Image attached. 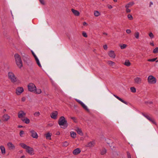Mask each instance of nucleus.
<instances>
[{"label": "nucleus", "mask_w": 158, "mask_h": 158, "mask_svg": "<svg viewBox=\"0 0 158 158\" xmlns=\"http://www.w3.org/2000/svg\"><path fill=\"white\" fill-rule=\"evenodd\" d=\"M27 88L29 91L36 94H40L42 93L41 89L39 88H37L35 85L32 83L28 84Z\"/></svg>", "instance_id": "f257e3e1"}, {"label": "nucleus", "mask_w": 158, "mask_h": 158, "mask_svg": "<svg viewBox=\"0 0 158 158\" xmlns=\"http://www.w3.org/2000/svg\"><path fill=\"white\" fill-rule=\"evenodd\" d=\"M14 57L17 66L19 69H21L23 66V63L21 56L18 53H15Z\"/></svg>", "instance_id": "f03ea898"}, {"label": "nucleus", "mask_w": 158, "mask_h": 158, "mask_svg": "<svg viewBox=\"0 0 158 158\" xmlns=\"http://www.w3.org/2000/svg\"><path fill=\"white\" fill-rule=\"evenodd\" d=\"M58 123L61 128L63 129L66 128L68 126L67 121L63 116L60 117L58 121Z\"/></svg>", "instance_id": "7ed1b4c3"}, {"label": "nucleus", "mask_w": 158, "mask_h": 158, "mask_svg": "<svg viewBox=\"0 0 158 158\" xmlns=\"http://www.w3.org/2000/svg\"><path fill=\"white\" fill-rule=\"evenodd\" d=\"M8 79L13 83H15L17 81V78L14 73L12 72H9L7 74Z\"/></svg>", "instance_id": "20e7f679"}, {"label": "nucleus", "mask_w": 158, "mask_h": 158, "mask_svg": "<svg viewBox=\"0 0 158 158\" xmlns=\"http://www.w3.org/2000/svg\"><path fill=\"white\" fill-rule=\"evenodd\" d=\"M24 91V89L22 86H19L16 88L15 93L17 95H20Z\"/></svg>", "instance_id": "39448f33"}, {"label": "nucleus", "mask_w": 158, "mask_h": 158, "mask_svg": "<svg viewBox=\"0 0 158 158\" xmlns=\"http://www.w3.org/2000/svg\"><path fill=\"white\" fill-rule=\"evenodd\" d=\"M148 83L151 84H155L156 82V78L152 75L148 77Z\"/></svg>", "instance_id": "423d86ee"}, {"label": "nucleus", "mask_w": 158, "mask_h": 158, "mask_svg": "<svg viewBox=\"0 0 158 158\" xmlns=\"http://www.w3.org/2000/svg\"><path fill=\"white\" fill-rule=\"evenodd\" d=\"M10 116L7 114H3L1 120L4 122L8 121L10 119Z\"/></svg>", "instance_id": "0eeeda50"}, {"label": "nucleus", "mask_w": 158, "mask_h": 158, "mask_svg": "<svg viewBox=\"0 0 158 158\" xmlns=\"http://www.w3.org/2000/svg\"><path fill=\"white\" fill-rule=\"evenodd\" d=\"M31 52L33 56L34 57L36 63L37 64V65L40 68H41L42 65L38 58L37 57L33 51H31Z\"/></svg>", "instance_id": "6e6552de"}, {"label": "nucleus", "mask_w": 158, "mask_h": 158, "mask_svg": "<svg viewBox=\"0 0 158 158\" xmlns=\"http://www.w3.org/2000/svg\"><path fill=\"white\" fill-rule=\"evenodd\" d=\"M31 136L35 139H37L38 137V135L36 132L33 129L31 130L30 131Z\"/></svg>", "instance_id": "1a4fd4ad"}, {"label": "nucleus", "mask_w": 158, "mask_h": 158, "mask_svg": "<svg viewBox=\"0 0 158 158\" xmlns=\"http://www.w3.org/2000/svg\"><path fill=\"white\" fill-rule=\"evenodd\" d=\"M58 115V112L56 111H54L51 113L50 116L52 118L56 119L57 118Z\"/></svg>", "instance_id": "9d476101"}, {"label": "nucleus", "mask_w": 158, "mask_h": 158, "mask_svg": "<svg viewBox=\"0 0 158 158\" xmlns=\"http://www.w3.org/2000/svg\"><path fill=\"white\" fill-rule=\"evenodd\" d=\"M7 145L8 149L10 150H14L15 148V146L11 142H8Z\"/></svg>", "instance_id": "9b49d317"}, {"label": "nucleus", "mask_w": 158, "mask_h": 158, "mask_svg": "<svg viewBox=\"0 0 158 158\" xmlns=\"http://www.w3.org/2000/svg\"><path fill=\"white\" fill-rule=\"evenodd\" d=\"M26 115V113L23 110H20L18 113V117L19 118L22 120Z\"/></svg>", "instance_id": "f8f14e48"}, {"label": "nucleus", "mask_w": 158, "mask_h": 158, "mask_svg": "<svg viewBox=\"0 0 158 158\" xmlns=\"http://www.w3.org/2000/svg\"><path fill=\"white\" fill-rule=\"evenodd\" d=\"M142 114L143 116L144 117H145L148 120H149L150 122L154 124H156V123L155 122L154 120L150 117L147 114H145L143 113H142Z\"/></svg>", "instance_id": "ddd939ff"}, {"label": "nucleus", "mask_w": 158, "mask_h": 158, "mask_svg": "<svg viewBox=\"0 0 158 158\" xmlns=\"http://www.w3.org/2000/svg\"><path fill=\"white\" fill-rule=\"evenodd\" d=\"M52 135V133L50 132H47L44 134V136L47 140H51Z\"/></svg>", "instance_id": "4468645a"}, {"label": "nucleus", "mask_w": 158, "mask_h": 158, "mask_svg": "<svg viewBox=\"0 0 158 158\" xmlns=\"http://www.w3.org/2000/svg\"><path fill=\"white\" fill-rule=\"evenodd\" d=\"M26 152L29 154L32 155L34 154V152L33 148L28 147L26 150Z\"/></svg>", "instance_id": "2eb2a0df"}, {"label": "nucleus", "mask_w": 158, "mask_h": 158, "mask_svg": "<svg viewBox=\"0 0 158 158\" xmlns=\"http://www.w3.org/2000/svg\"><path fill=\"white\" fill-rule=\"evenodd\" d=\"M135 83L136 84H139L142 82V79L139 77H136L134 79Z\"/></svg>", "instance_id": "dca6fc26"}, {"label": "nucleus", "mask_w": 158, "mask_h": 158, "mask_svg": "<svg viewBox=\"0 0 158 158\" xmlns=\"http://www.w3.org/2000/svg\"><path fill=\"white\" fill-rule=\"evenodd\" d=\"M108 54L110 57L113 58H114L116 56L114 52L112 50L110 51L108 53Z\"/></svg>", "instance_id": "f3484780"}, {"label": "nucleus", "mask_w": 158, "mask_h": 158, "mask_svg": "<svg viewBox=\"0 0 158 158\" xmlns=\"http://www.w3.org/2000/svg\"><path fill=\"white\" fill-rule=\"evenodd\" d=\"M82 136V137H80V140H83L87 136V135L86 134H85L84 135L83 134V133L82 132L81 130L80 129V136Z\"/></svg>", "instance_id": "a211bd4d"}, {"label": "nucleus", "mask_w": 158, "mask_h": 158, "mask_svg": "<svg viewBox=\"0 0 158 158\" xmlns=\"http://www.w3.org/2000/svg\"><path fill=\"white\" fill-rule=\"evenodd\" d=\"M21 120L24 123L27 124H29L30 123V120L29 119L26 117H24L23 118H22Z\"/></svg>", "instance_id": "6ab92c4d"}, {"label": "nucleus", "mask_w": 158, "mask_h": 158, "mask_svg": "<svg viewBox=\"0 0 158 158\" xmlns=\"http://www.w3.org/2000/svg\"><path fill=\"white\" fill-rule=\"evenodd\" d=\"M113 95L116 98H117L119 100L125 104L127 105L128 103L127 102L124 101L122 99L120 98V97H118V96H117L116 95L114 94Z\"/></svg>", "instance_id": "aec40b11"}, {"label": "nucleus", "mask_w": 158, "mask_h": 158, "mask_svg": "<svg viewBox=\"0 0 158 158\" xmlns=\"http://www.w3.org/2000/svg\"><path fill=\"white\" fill-rule=\"evenodd\" d=\"M113 95L116 98H117L119 100L125 104L127 105L128 103L127 102L124 101L122 99L120 98V97H118V96H117L116 95L114 94Z\"/></svg>", "instance_id": "412c9836"}, {"label": "nucleus", "mask_w": 158, "mask_h": 158, "mask_svg": "<svg viewBox=\"0 0 158 158\" xmlns=\"http://www.w3.org/2000/svg\"><path fill=\"white\" fill-rule=\"evenodd\" d=\"M80 104L82 107L86 111H89V109L88 108L87 106L81 101H80Z\"/></svg>", "instance_id": "4be33fe9"}, {"label": "nucleus", "mask_w": 158, "mask_h": 158, "mask_svg": "<svg viewBox=\"0 0 158 158\" xmlns=\"http://www.w3.org/2000/svg\"><path fill=\"white\" fill-rule=\"evenodd\" d=\"M95 144V142L94 141H92L89 142L86 145L87 147H92L94 146Z\"/></svg>", "instance_id": "5701e85b"}, {"label": "nucleus", "mask_w": 158, "mask_h": 158, "mask_svg": "<svg viewBox=\"0 0 158 158\" xmlns=\"http://www.w3.org/2000/svg\"><path fill=\"white\" fill-rule=\"evenodd\" d=\"M71 10L73 15L74 16H78L79 15V12L78 11L75 10L74 9H72Z\"/></svg>", "instance_id": "b1692460"}, {"label": "nucleus", "mask_w": 158, "mask_h": 158, "mask_svg": "<svg viewBox=\"0 0 158 158\" xmlns=\"http://www.w3.org/2000/svg\"><path fill=\"white\" fill-rule=\"evenodd\" d=\"M0 149L3 155L5 154L6 153V149L2 145L1 146H0Z\"/></svg>", "instance_id": "393cba45"}, {"label": "nucleus", "mask_w": 158, "mask_h": 158, "mask_svg": "<svg viewBox=\"0 0 158 158\" xmlns=\"http://www.w3.org/2000/svg\"><path fill=\"white\" fill-rule=\"evenodd\" d=\"M19 145L22 148H23L25 149L26 150V149L28 148V147H29L27 146V145H26L25 143H19Z\"/></svg>", "instance_id": "a878e982"}, {"label": "nucleus", "mask_w": 158, "mask_h": 158, "mask_svg": "<svg viewBox=\"0 0 158 158\" xmlns=\"http://www.w3.org/2000/svg\"><path fill=\"white\" fill-rule=\"evenodd\" d=\"M134 4V2H130L126 5L125 7L127 8L130 7L131 6H132Z\"/></svg>", "instance_id": "bb28decb"}, {"label": "nucleus", "mask_w": 158, "mask_h": 158, "mask_svg": "<svg viewBox=\"0 0 158 158\" xmlns=\"http://www.w3.org/2000/svg\"><path fill=\"white\" fill-rule=\"evenodd\" d=\"M25 134V133L24 131L23 130H20L19 133V136L21 137H23L24 136Z\"/></svg>", "instance_id": "cd10ccee"}, {"label": "nucleus", "mask_w": 158, "mask_h": 158, "mask_svg": "<svg viewBox=\"0 0 158 158\" xmlns=\"http://www.w3.org/2000/svg\"><path fill=\"white\" fill-rule=\"evenodd\" d=\"M79 153V149L77 148L74 150L73 152V153L75 155H77Z\"/></svg>", "instance_id": "c85d7f7f"}, {"label": "nucleus", "mask_w": 158, "mask_h": 158, "mask_svg": "<svg viewBox=\"0 0 158 158\" xmlns=\"http://www.w3.org/2000/svg\"><path fill=\"white\" fill-rule=\"evenodd\" d=\"M124 64L127 66H129L131 65V63L128 60H126L124 63Z\"/></svg>", "instance_id": "c756f323"}, {"label": "nucleus", "mask_w": 158, "mask_h": 158, "mask_svg": "<svg viewBox=\"0 0 158 158\" xmlns=\"http://www.w3.org/2000/svg\"><path fill=\"white\" fill-rule=\"evenodd\" d=\"M70 135L72 137L75 138L76 137V134L74 131H71L70 132Z\"/></svg>", "instance_id": "7c9ffc66"}, {"label": "nucleus", "mask_w": 158, "mask_h": 158, "mask_svg": "<svg viewBox=\"0 0 158 158\" xmlns=\"http://www.w3.org/2000/svg\"><path fill=\"white\" fill-rule=\"evenodd\" d=\"M40 115V113L39 111H36L34 113V115L36 117H39Z\"/></svg>", "instance_id": "2f4dec72"}, {"label": "nucleus", "mask_w": 158, "mask_h": 158, "mask_svg": "<svg viewBox=\"0 0 158 158\" xmlns=\"http://www.w3.org/2000/svg\"><path fill=\"white\" fill-rule=\"evenodd\" d=\"M106 150L105 148H104V149H103L101 151V154L102 155H104L106 153Z\"/></svg>", "instance_id": "473e14b6"}, {"label": "nucleus", "mask_w": 158, "mask_h": 158, "mask_svg": "<svg viewBox=\"0 0 158 158\" xmlns=\"http://www.w3.org/2000/svg\"><path fill=\"white\" fill-rule=\"evenodd\" d=\"M94 15L95 16L98 17L100 15V13L98 11H94Z\"/></svg>", "instance_id": "72a5a7b5"}, {"label": "nucleus", "mask_w": 158, "mask_h": 158, "mask_svg": "<svg viewBox=\"0 0 158 158\" xmlns=\"http://www.w3.org/2000/svg\"><path fill=\"white\" fill-rule=\"evenodd\" d=\"M107 63L109 65H111V66H113L115 64V63L114 62H113L112 61H110V60L108 61L107 62Z\"/></svg>", "instance_id": "f704fd0d"}, {"label": "nucleus", "mask_w": 158, "mask_h": 158, "mask_svg": "<svg viewBox=\"0 0 158 158\" xmlns=\"http://www.w3.org/2000/svg\"><path fill=\"white\" fill-rule=\"evenodd\" d=\"M139 33L138 32H136L134 35L135 38L137 39H138L139 38Z\"/></svg>", "instance_id": "c9c22d12"}, {"label": "nucleus", "mask_w": 158, "mask_h": 158, "mask_svg": "<svg viewBox=\"0 0 158 158\" xmlns=\"http://www.w3.org/2000/svg\"><path fill=\"white\" fill-rule=\"evenodd\" d=\"M130 90L131 92L135 93L136 91V89L134 87H131L130 88Z\"/></svg>", "instance_id": "e433bc0d"}, {"label": "nucleus", "mask_w": 158, "mask_h": 158, "mask_svg": "<svg viewBox=\"0 0 158 158\" xmlns=\"http://www.w3.org/2000/svg\"><path fill=\"white\" fill-rule=\"evenodd\" d=\"M69 143L66 141H65L63 143V145L64 147H67L69 145Z\"/></svg>", "instance_id": "4c0bfd02"}, {"label": "nucleus", "mask_w": 158, "mask_h": 158, "mask_svg": "<svg viewBox=\"0 0 158 158\" xmlns=\"http://www.w3.org/2000/svg\"><path fill=\"white\" fill-rule=\"evenodd\" d=\"M127 46V45L125 44H123L122 45L120 46V48L121 49H123L125 48Z\"/></svg>", "instance_id": "58836bf2"}, {"label": "nucleus", "mask_w": 158, "mask_h": 158, "mask_svg": "<svg viewBox=\"0 0 158 158\" xmlns=\"http://www.w3.org/2000/svg\"><path fill=\"white\" fill-rule=\"evenodd\" d=\"M127 17L128 19L130 20H132L133 19L132 15L130 14H128L127 15Z\"/></svg>", "instance_id": "ea45409f"}, {"label": "nucleus", "mask_w": 158, "mask_h": 158, "mask_svg": "<svg viewBox=\"0 0 158 158\" xmlns=\"http://www.w3.org/2000/svg\"><path fill=\"white\" fill-rule=\"evenodd\" d=\"M153 52L154 53H156L158 52V47H156L153 50Z\"/></svg>", "instance_id": "a19ab883"}, {"label": "nucleus", "mask_w": 158, "mask_h": 158, "mask_svg": "<svg viewBox=\"0 0 158 158\" xmlns=\"http://www.w3.org/2000/svg\"><path fill=\"white\" fill-rule=\"evenodd\" d=\"M149 35L151 39L153 38L154 37L153 34L152 32L149 33Z\"/></svg>", "instance_id": "79ce46f5"}, {"label": "nucleus", "mask_w": 158, "mask_h": 158, "mask_svg": "<svg viewBox=\"0 0 158 158\" xmlns=\"http://www.w3.org/2000/svg\"><path fill=\"white\" fill-rule=\"evenodd\" d=\"M156 59H157L156 58H155L149 59L148 60V61L154 62L156 60Z\"/></svg>", "instance_id": "37998d69"}, {"label": "nucleus", "mask_w": 158, "mask_h": 158, "mask_svg": "<svg viewBox=\"0 0 158 158\" xmlns=\"http://www.w3.org/2000/svg\"><path fill=\"white\" fill-rule=\"evenodd\" d=\"M82 35L85 37H87V34L85 31L83 32Z\"/></svg>", "instance_id": "c03bdc74"}, {"label": "nucleus", "mask_w": 158, "mask_h": 158, "mask_svg": "<svg viewBox=\"0 0 158 158\" xmlns=\"http://www.w3.org/2000/svg\"><path fill=\"white\" fill-rule=\"evenodd\" d=\"M126 8V12L127 13H130L131 12V10L129 8L125 7Z\"/></svg>", "instance_id": "a18cd8bd"}, {"label": "nucleus", "mask_w": 158, "mask_h": 158, "mask_svg": "<svg viewBox=\"0 0 158 158\" xmlns=\"http://www.w3.org/2000/svg\"><path fill=\"white\" fill-rule=\"evenodd\" d=\"M39 1L41 4L43 5L45 4V2L44 0H39Z\"/></svg>", "instance_id": "49530a36"}, {"label": "nucleus", "mask_w": 158, "mask_h": 158, "mask_svg": "<svg viewBox=\"0 0 158 158\" xmlns=\"http://www.w3.org/2000/svg\"><path fill=\"white\" fill-rule=\"evenodd\" d=\"M71 119H72L74 122H76V118L74 117H71Z\"/></svg>", "instance_id": "de8ad7c7"}, {"label": "nucleus", "mask_w": 158, "mask_h": 158, "mask_svg": "<svg viewBox=\"0 0 158 158\" xmlns=\"http://www.w3.org/2000/svg\"><path fill=\"white\" fill-rule=\"evenodd\" d=\"M127 155L128 158H131V155L130 154V153L128 152H127Z\"/></svg>", "instance_id": "09e8293b"}, {"label": "nucleus", "mask_w": 158, "mask_h": 158, "mask_svg": "<svg viewBox=\"0 0 158 158\" xmlns=\"http://www.w3.org/2000/svg\"><path fill=\"white\" fill-rule=\"evenodd\" d=\"M131 32V30L130 29H127L126 30V32L128 34H130Z\"/></svg>", "instance_id": "8fccbe9b"}, {"label": "nucleus", "mask_w": 158, "mask_h": 158, "mask_svg": "<svg viewBox=\"0 0 158 158\" xmlns=\"http://www.w3.org/2000/svg\"><path fill=\"white\" fill-rule=\"evenodd\" d=\"M103 48L105 50H106L107 49V46L106 45H105L103 46Z\"/></svg>", "instance_id": "3c124183"}, {"label": "nucleus", "mask_w": 158, "mask_h": 158, "mask_svg": "<svg viewBox=\"0 0 158 158\" xmlns=\"http://www.w3.org/2000/svg\"><path fill=\"white\" fill-rule=\"evenodd\" d=\"M83 25L84 26H85V25H88V24L87 23H86L85 22H84L83 23Z\"/></svg>", "instance_id": "603ef678"}, {"label": "nucleus", "mask_w": 158, "mask_h": 158, "mask_svg": "<svg viewBox=\"0 0 158 158\" xmlns=\"http://www.w3.org/2000/svg\"><path fill=\"white\" fill-rule=\"evenodd\" d=\"M26 100V98L25 97H23L22 98V100L23 101H25Z\"/></svg>", "instance_id": "864d4df0"}, {"label": "nucleus", "mask_w": 158, "mask_h": 158, "mask_svg": "<svg viewBox=\"0 0 158 158\" xmlns=\"http://www.w3.org/2000/svg\"><path fill=\"white\" fill-rule=\"evenodd\" d=\"M53 124L52 123H50L48 124V125L49 127H52L53 126Z\"/></svg>", "instance_id": "5fc2aeb1"}, {"label": "nucleus", "mask_w": 158, "mask_h": 158, "mask_svg": "<svg viewBox=\"0 0 158 158\" xmlns=\"http://www.w3.org/2000/svg\"><path fill=\"white\" fill-rule=\"evenodd\" d=\"M108 8L110 9H111L112 8V6L111 5H110L108 6Z\"/></svg>", "instance_id": "6e6d98bb"}, {"label": "nucleus", "mask_w": 158, "mask_h": 158, "mask_svg": "<svg viewBox=\"0 0 158 158\" xmlns=\"http://www.w3.org/2000/svg\"><path fill=\"white\" fill-rule=\"evenodd\" d=\"M153 3L152 2H150L149 7H151V5H153Z\"/></svg>", "instance_id": "4d7b16f0"}, {"label": "nucleus", "mask_w": 158, "mask_h": 158, "mask_svg": "<svg viewBox=\"0 0 158 158\" xmlns=\"http://www.w3.org/2000/svg\"><path fill=\"white\" fill-rule=\"evenodd\" d=\"M18 128H21V127H23V126L22 125H18Z\"/></svg>", "instance_id": "13d9d810"}, {"label": "nucleus", "mask_w": 158, "mask_h": 158, "mask_svg": "<svg viewBox=\"0 0 158 158\" xmlns=\"http://www.w3.org/2000/svg\"><path fill=\"white\" fill-rule=\"evenodd\" d=\"M60 132L59 131H58L57 132V133H56V135H60Z\"/></svg>", "instance_id": "bf43d9fd"}, {"label": "nucleus", "mask_w": 158, "mask_h": 158, "mask_svg": "<svg viewBox=\"0 0 158 158\" xmlns=\"http://www.w3.org/2000/svg\"><path fill=\"white\" fill-rule=\"evenodd\" d=\"M25 158V156L24 155H23L20 158Z\"/></svg>", "instance_id": "052dcab7"}, {"label": "nucleus", "mask_w": 158, "mask_h": 158, "mask_svg": "<svg viewBox=\"0 0 158 158\" xmlns=\"http://www.w3.org/2000/svg\"><path fill=\"white\" fill-rule=\"evenodd\" d=\"M3 113H5V112H6V109H4L3 110Z\"/></svg>", "instance_id": "680f3d73"}, {"label": "nucleus", "mask_w": 158, "mask_h": 158, "mask_svg": "<svg viewBox=\"0 0 158 158\" xmlns=\"http://www.w3.org/2000/svg\"><path fill=\"white\" fill-rule=\"evenodd\" d=\"M103 35H107V34L106 32H103Z\"/></svg>", "instance_id": "e2e57ef3"}, {"label": "nucleus", "mask_w": 158, "mask_h": 158, "mask_svg": "<svg viewBox=\"0 0 158 158\" xmlns=\"http://www.w3.org/2000/svg\"><path fill=\"white\" fill-rule=\"evenodd\" d=\"M150 44L152 46H154V44L153 43H151Z\"/></svg>", "instance_id": "0e129e2a"}, {"label": "nucleus", "mask_w": 158, "mask_h": 158, "mask_svg": "<svg viewBox=\"0 0 158 158\" xmlns=\"http://www.w3.org/2000/svg\"><path fill=\"white\" fill-rule=\"evenodd\" d=\"M114 2H117V0H114Z\"/></svg>", "instance_id": "69168bd1"}, {"label": "nucleus", "mask_w": 158, "mask_h": 158, "mask_svg": "<svg viewBox=\"0 0 158 158\" xmlns=\"http://www.w3.org/2000/svg\"><path fill=\"white\" fill-rule=\"evenodd\" d=\"M2 120H1L0 119V123L1 122Z\"/></svg>", "instance_id": "338daca9"}, {"label": "nucleus", "mask_w": 158, "mask_h": 158, "mask_svg": "<svg viewBox=\"0 0 158 158\" xmlns=\"http://www.w3.org/2000/svg\"><path fill=\"white\" fill-rule=\"evenodd\" d=\"M158 61V60H157V61H156V62H157Z\"/></svg>", "instance_id": "774afa93"}]
</instances>
